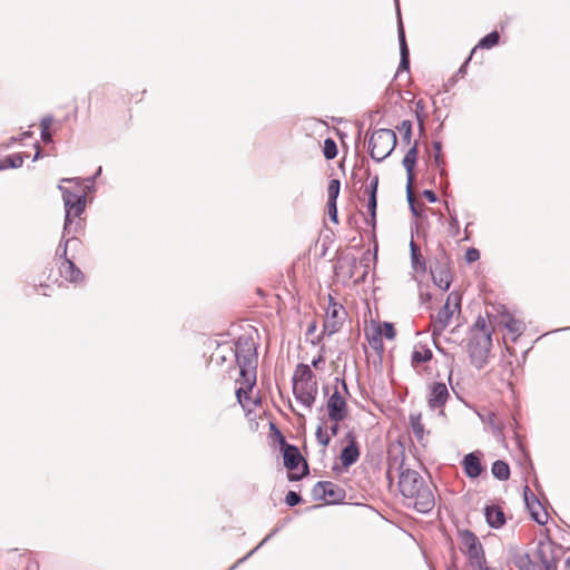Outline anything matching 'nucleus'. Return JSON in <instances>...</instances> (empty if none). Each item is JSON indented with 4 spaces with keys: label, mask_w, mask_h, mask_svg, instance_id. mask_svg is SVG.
I'll return each instance as SVG.
<instances>
[{
    "label": "nucleus",
    "mask_w": 570,
    "mask_h": 570,
    "mask_svg": "<svg viewBox=\"0 0 570 570\" xmlns=\"http://www.w3.org/2000/svg\"><path fill=\"white\" fill-rule=\"evenodd\" d=\"M399 489L404 498V504L413 508L419 513H429L435 505V498L431 487L423 476L415 470L403 469V461L400 462Z\"/></svg>",
    "instance_id": "f257e3e1"
},
{
    "label": "nucleus",
    "mask_w": 570,
    "mask_h": 570,
    "mask_svg": "<svg viewBox=\"0 0 570 570\" xmlns=\"http://www.w3.org/2000/svg\"><path fill=\"white\" fill-rule=\"evenodd\" d=\"M59 190L62 194L63 205H65V225H63V236H69L72 234V238H76V235L81 228L80 223H76L72 227V218L79 217L86 209V193L83 194H73L68 188L59 185Z\"/></svg>",
    "instance_id": "f03ea898"
},
{
    "label": "nucleus",
    "mask_w": 570,
    "mask_h": 570,
    "mask_svg": "<svg viewBox=\"0 0 570 570\" xmlns=\"http://www.w3.org/2000/svg\"><path fill=\"white\" fill-rule=\"evenodd\" d=\"M396 135L392 129L382 128L374 131L368 139L370 155L380 163L391 155L396 146Z\"/></svg>",
    "instance_id": "7ed1b4c3"
},
{
    "label": "nucleus",
    "mask_w": 570,
    "mask_h": 570,
    "mask_svg": "<svg viewBox=\"0 0 570 570\" xmlns=\"http://www.w3.org/2000/svg\"><path fill=\"white\" fill-rule=\"evenodd\" d=\"M234 358L239 367L242 377V386L236 389L235 393L238 402L242 403L243 396L248 399V394L256 384L257 355L244 356L240 354V356Z\"/></svg>",
    "instance_id": "20e7f679"
},
{
    "label": "nucleus",
    "mask_w": 570,
    "mask_h": 570,
    "mask_svg": "<svg viewBox=\"0 0 570 570\" xmlns=\"http://www.w3.org/2000/svg\"><path fill=\"white\" fill-rule=\"evenodd\" d=\"M459 537L460 550L468 556L471 567L483 569L487 566V560L479 538L470 530L460 531Z\"/></svg>",
    "instance_id": "39448f33"
},
{
    "label": "nucleus",
    "mask_w": 570,
    "mask_h": 570,
    "mask_svg": "<svg viewBox=\"0 0 570 570\" xmlns=\"http://www.w3.org/2000/svg\"><path fill=\"white\" fill-rule=\"evenodd\" d=\"M492 348V337L489 334H471L468 343V354L471 364L482 370L487 364Z\"/></svg>",
    "instance_id": "423d86ee"
},
{
    "label": "nucleus",
    "mask_w": 570,
    "mask_h": 570,
    "mask_svg": "<svg viewBox=\"0 0 570 570\" xmlns=\"http://www.w3.org/2000/svg\"><path fill=\"white\" fill-rule=\"evenodd\" d=\"M452 302L455 307L460 306V296L455 292L449 294L445 304L439 309L438 314L433 316V335L441 334L450 324L453 316V309L450 307Z\"/></svg>",
    "instance_id": "0eeeda50"
},
{
    "label": "nucleus",
    "mask_w": 570,
    "mask_h": 570,
    "mask_svg": "<svg viewBox=\"0 0 570 570\" xmlns=\"http://www.w3.org/2000/svg\"><path fill=\"white\" fill-rule=\"evenodd\" d=\"M326 410L328 419L336 423H340L347 416V403L337 387H335L334 392L327 399Z\"/></svg>",
    "instance_id": "6e6552de"
},
{
    "label": "nucleus",
    "mask_w": 570,
    "mask_h": 570,
    "mask_svg": "<svg viewBox=\"0 0 570 570\" xmlns=\"http://www.w3.org/2000/svg\"><path fill=\"white\" fill-rule=\"evenodd\" d=\"M449 390L443 382H433L429 385V393L426 396L428 406L431 410L443 409L448 399Z\"/></svg>",
    "instance_id": "1a4fd4ad"
},
{
    "label": "nucleus",
    "mask_w": 570,
    "mask_h": 570,
    "mask_svg": "<svg viewBox=\"0 0 570 570\" xmlns=\"http://www.w3.org/2000/svg\"><path fill=\"white\" fill-rule=\"evenodd\" d=\"M317 391V383L293 384V394L295 399L308 409H312L315 403Z\"/></svg>",
    "instance_id": "9d476101"
},
{
    "label": "nucleus",
    "mask_w": 570,
    "mask_h": 570,
    "mask_svg": "<svg viewBox=\"0 0 570 570\" xmlns=\"http://www.w3.org/2000/svg\"><path fill=\"white\" fill-rule=\"evenodd\" d=\"M278 434L281 436L284 466L289 471L296 470L303 460V456L296 445L287 443L281 432H278Z\"/></svg>",
    "instance_id": "9b49d317"
},
{
    "label": "nucleus",
    "mask_w": 570,
    "mask_h": 570,
    "mask_svg": "<svg viewBox=\"0 0 570 570\" xmlns=\"http://www.w3.org/2000/svg\"><path fill=\"white\" fill-rule=\"evenodd\" d=\"M482 458L483 453L481 451L470 452L463 456L462 466L470 479H476L484 471Z\"/></svg>",
    "instance_id": "f8f14e48"
},
{
    "label": "nucleus",
    "mask_w": 570,
    "mask_h": 570,
    "mask_svg": "<svg viewBox=\"0 0 570 570\" xmlns=\"http://www.w3.org/2000/svg\"><path fill=\"white\" fill-rule=\"evenodd\" d=\"M347 444L341 451L340 460L344 468H350L360 459V446L353 433L346 434Z\"/></svg>",
    "instance_id": "ddd939ff"
},
{
    "label": "nucleus",
    "mask_w": 570,
    "mask_h": 570,
    "mask_svg": "<svg viewBox=\"0 0 570 570\" xmlns=\"http://www.w3.org/2000/svg\"><path fill=\"white\" fill-rule=\"evenodd\" d=\"M229 357L257 355L255 343L252 338L242 336L235 342V346L227 347Z\"/></svg>",
    "instance_id": "4468645a"
},
{
    "label": "nucleus",
    "mask_w": 570,
    "mask_h": 570,
    "mask_svg": "<svg viewBox=\"0 0 570 570\" xmlns=\"http://www.w3.org/2000/svg\"><path fill=\"white\" fill-rule=\"evenodd\" d=\"M377 186H379V176H374L371 179V183L366 189L368 195L367 200V212L370 213L371 218L366 220L368 225L375 227L376 224V207H377Z\"/></svg>",
    "instance_id": "2eb2a0df"
},
{
    "label": "nucleus",
    "mask_w": 570,
    "mask_h": 570,
    "mask_svg": "<svg viewBox=\"0 0 570 570\" xmlns=\"http://www.w3.org/2000/svg\"><path fill=\"white\" fill-rule=\"evenodd\" d=\"M397 14H400V9L397 8ZM397 36L400 43V66L399 71L409 70L410 69V51L405 39L404 28L401 21V16H399V27H397Z\"/></svg>",
    "instance_id": "dca6fc26"
},
{
    "label": "nucleus",
    "mask_w": 570,
    "mask_h": 570,
    "mask_svg": "<svg viewBox=\"0 0 570 570\" xmlns=\"http://www.w3.org/2000/svg\"><path fill=\"white\" fill-rule=\"evenodd\" d=\"M535 556L543 569H546L547 566H557V559L553 556V548L550 541H539Z\"/></svg>",
    "instance_id": "f3484780"
},
{
    "label": "nucleus",
    "mask_w": 570,
    "mask_h": 570,
    "mask_svg": "<svg viewBox=\"0 0 570 570\" xmlns=\"http://www.w3.org/2000/svg\"><path fill=\"white\" fill-rule=\"evenodd\" d=\"M318 488H325L324 499L330 503H340L345 499V491L330 481H318Z\"/></svg>",
    "instance_id": "a211bd4d"
},
{
    "label": "nucleus",
    "mask_w": 570,
    "mask_h": 570,
    "mask_svg": "<svg viewBox=\"0 0 570 570\" xmlns=\"http://www.w3.org/2000/svg\"><path fill=\"white\" fill-rule=\"evenodd\" d=\"M419 154V144L417 141L414 142V145L406 151V154L403 157L402 165L404 166L406 174H407V186L411 187L412 183L414 180V167L416 165Z\"/></svg>",
    "instance_id": "6ab92c4d"
},
{
    "label": "nucleus",
    "mask_w": 570,
    "mask_h": 570,
    "mask_svg": "<svg viewBox=\"0 0 570 570\" xmlns=\"http://www.w3.org/2000/svg\"><path fill=\"white\" fill-rule=\"evenodd\" d=\"M484 515L491 528L499 529L505 523V515L500 507L487 505L484 508Z\"/></svg>",
    "instance_id": "aec40b11"
},
{
    "label": "nucleus",
    "mask_w": 570,
    "mask_h": 570,
    "mask_svg": "<svg viewBox=\"0 0 570 570\" xmlns=\"http://www.w3.org/2000/svg\"><path fill=\"white\" fill-rule=\"evenodd\" d=\"M60 273L70 283H79L85 278V275L80 268H78L76 264L68 258H66V262L62 263Z\"/></svg>",
    "instance_id": "412c9836"
},
{
    "label": "nucleus",
    "mask_w": 570,
    "mask_h": 570,
    "mask_svg": "<svg viewBox=\"0 0 570 570\" xmlns=\"http://www.w3.org/2000/svg\"><path fill=\"white\" fill-rule=\"evenodd\" d=\"M294 383H296V384L317 383V381L315 379V374L311 370L309 365L303 364V363L297 365L295 373L293 375V384Z\"/></svg>",
    "instance_id": "4be33fe9"
},
{
    "label": "nucleus",
    "mask_w": 570,
    "mask_h": 570,
    "mask_svg": "<svg viewBox=\"0 0 570 570\" xmlns=\"http://www.w3.org/2000/svg\"><path fill=\"white\" fill-rule=\"evenodd\" d=\"M433 283L443 291H448L451 285V276L448 268L439 266L435 271H431Z\"/></svg>",
    "instance_id": "5701e85b"
},
{
    "label": "nucleus",
    "mask_w": 570,
    "mask_h": 570,
    "mask_svg": "<svg viewBox=\"0 0 570 570\" xmlns=\"http://www.w3.org/2000/svg\"><path fill=\"white\" fill-rule=\"evenodd\" d=\"M432 148L434 150L433 164L440 170V175L442 177H446L448 174H446V170L444 168L445 161H444L443 154H442V142L438 141V140H434L432 142Z\"/></svg>",
    "instance_id": "b1692460"
},
{
    "label": "nucleus",
    "mask_w": 570,
    "mask_h": 570,
    "mask_svg": "<svg viewBox=\"0 0 570 570\" xmlns=\"http://www.w3.org/2000/svg\"><path fill=\"white\" fill-rule=\"evenodd\" d=\"M491 472L492 475L500 481H507L510 478V466L503 460L494 461L492 463Z\"/></svg>",
    "instance_id": "393cba45"
},
{
    "label": "nucleus",
    "mask_w": 570,
    "mask_h": 570,
    "mask_svg": "<svg viewBox=\"0 0 570 570\" xmlns=\"http://www.w3.org/2000/svg\"><path fill=\"white\" fill-rule=\"evenodd\" d=\"M500 41V35L498 31H492L484 37H482L478 45L472 49V53H474L479 48L480 49H491L495 47Z\"/></svg>",
    "instance_id": "a878e982"
},
{
    "label": "nucleus",
    "mask_w": 570,
    "mask_h": 570,
    "mask_svg": "<svg viewBox=\"0 0 570 570\" xmlns=\"http://www.w3.org/2000/svg\"><path fill=\"white\" fill-rule=\"evenodd\" d=\"M409 422L412 429V432L414 436L417 439V441H423L425 430L421 422V413H411L409 416Z\"/></svg>",
    "instance_id": "bb28decb"
},
{
    "label": "nucleus",
    "mask_w": 570,
    "mask_h": 570,
    "mask_svg": "<svg viewBox=\"0 0 570 570\" xmlns=\"http://www.w3.org/2000/svg\"><path fill=\"white\" fill-rule=\"evenodd\" d=\"M412 267L415 271H425V262L420 253V247L412 239L410 243Z\"/></svg>",
    "instance_id": "cd10ccee"
},
{
    "label": "nucleus",
    "mask_w": 570,
    "mask_h": 570,
    "mask_svg": "<svg viewBox=\"0 0 570 570\" xmlns=\"http://www.w3.org/2000/svg\"><path fill=\"white\" fill-rule=\"evenodd\" d=\"M53 122V117L51 115L43 116L40 120L41 127V139L45 144H51L53 141L52 134L50 131V126Z\"/></svg>",
    "instance_id": "c85d7f7f"
},
{
    "label": "nucleus",
    "mask_w": 570,
    "mask_h": 570,
    "mask_svg": "<svg viewBox=\"0 0 570 570\" xmlns=\"http://www.w3.org/2000/svg\"><path fill=\"white\" fill-rule=\"evenodd\" d=\"M23 164V155L22 154H12L6 156L2 160H0V170L8 168H19Z\"/></svg>",
    "instance_id": "c756f323"
},
{
    "label": "nucleus",
    "mask_w": 570,
    "mask_h": 570,
    "mask_svg": "<svg viewBox=\"0 0 570 570\" xmlns=\"http://www.w3.org/2000/svg\"><path fill=\"white\" fill-rule=\"evenodd\" d=\"M433 357V353L430 348L414 350L412 353V364H421L431 361Z\"/></svg>",
    "instance_id": "7c9ffc66"
},
{
    "label": "nucleus",
    "mask_w": 570,
    "mask_h": 570,
    "mask_svg": "<svg viewBox=\"0 0 570 570\" xmlns=\"http://www.w3.org/2000/svg\"><path fill=\"white\" fill-rule=\"evenodd\" d=\"M323 155L325 159L332 160L337 155V145L333 138H326L323 145Z\"/></svg>",
    "instance_id": "2f4dec72"
},
{
    "label": "nucleus",
    "mask_w": 570,
    "mask_h": 570,
    "mask_svg": "<svg viewBox=\"0 0 570 570\" xmlns=\"http://www.w3.org/2000/svg\"><path fill=\"white\" fill-rule=\"evenodd\" d=\"M412 121L411 120H403L397 127L396 129L402 134V140L409 145L411 142V139H412Z\"/></svg>",
    "instance_id": "473e14b6"
},
{
    "label": "nucleus",
    "mask_w": 570,
    "mask_h": 570,
    "mask_svg": "<svg viewBox=\"0 0 570 570\" xmlns=\"http://www.w3.org/2000/svg\"><path fill=\"white\" fill-rule=\"evenodd\" d=\"M523 497H524V503L528 509H533V508L542 509L541 502L538 500L535 494L531 492V490L529 489L528 485L524 487Z\"/></svg>",
    "instance_id": "72a5a7b5"
},
{
    "label": "nucleus",
    "mask_w": 570,
    "mask_h": 570,
    "mask_svg": "<svg viewBox=\"0 0 570 570\" xmlns=\"http://www.w3.org/2000/svg\"><path fill=\"white\" fill-rule=\"evenodd\" d=\"M472 334H489L492 337V330L487 324V321L479 316L472 327Z\"/></svg>",
    "instance_id": "f704fd0d"
},
{
    "label": "nucleus",
    "mask_w": 570,
    "mask_h": 570,
    "mask_svg": "<svg viewBox=\"0 0 570 570\" xmlns=\"http://www.w3.org/2000/svg\"><path fill=\"white\" fill-rule=\"evenodd\" d=\"M341 190V183L338 179H332L327 186V202H337Z\"/></svg>",
    "instance_id": "c9c22d12"
},
{
    "label": "nucleus",
    "mask_w": 570,
    "mask_h": 570,
    "mask_svg": "<svg viewBox=\"0 0 570 570\" xmlns=\"http://www.w3.org/2000/svg\"><path fill=\"white\" fill-rule=\"evenodd\" d=\"M277 530H273L268 535H266L262 542L255 547L253 550H250L245 557L239 559L236 563H234L228 570H235L242 562L247 560L249 557H252L263 544H265L276 532Z\"/></svg>",
    "instance_id": "e433bc0d"
},
{
    "label": "nucleus",
    "mask_w": 570,
    "mask_h": 570,
    "mask_svg": "<svg viewBox=\"0 0 570 570\" xmlns=\"http://www.w3.org/2000/svg\"><path fill=\"white\" fill-rule=\"evenodd\" d=\"M505 327L507 330L512 333V334H521L524 330V324L523 322L519 321V320H515L513 317H511L507 323H505Z\"/></svg>",
    "instance_id": "4c0bfd02"
},
{
    "label": "nucleus",
    "mask_w": 570,
    "mask_h": 570,
    "mask_svg": "<svg viewBox=\"0 0 570 570\" xmlns=\"http://www.w3.org/2000/svg\"><path fill=\"white\" fill-rule=\"evenodd\" d=\"M228 346L229 345L218 346V348L216 350V352L212 356V361H214L218 365L223 364L227 360V357L229 356V353H228V350H227Z\"/></svg>",
    "instance_id": "58836bf2"
},
{
    "label": "nucleus",
    "mask_w": 570,
    "mask_h": 570,
    "mask_svg": "<svg viewBox=\"0 0 570 570\" xmlns=\"http://www.w3.org/2000/svg\"><path fill=\"white\" fill-rule=\"evenodd\" d=\"M530 514H531V518L538 522L539 524H544L547 523L548 521V513L547 511H544V509H538V508H533V509H528Z\"/></svg>",
    "instance_id": "ea45409f"
},
{
    "label": "nucleus",
    "mask_w": 570,
    "mask_h": 570,
    "mask_svg": "<svg viewBox=\"0 0 570 570\" xmlns=\"http://www.w3.org/2000/svg\"><path fill=\"white\" fill-rule=\"evenodd\" d=\"M315 435H316L317 442L321 445L327 446L330 444L331 435L324 431L323 425L317 426Z\"/></svg>",
    "instance_id": "a19ab883"
},
{
    "label": "nucleus",
    "mask_w": 570,
    "mask_h": 570,
    "mask_svg": "<svg viewBox=\"0 0 570 570\" xmlns=\"http://www.w3.org/2000/svg\"><path fill=\"white\" fill-rule=\"evenodd\" d=\"M101 173H102V167L99 166L97 168L96 173L91 177H88V178L85 179L88 183L86 185V187H85V193H92V191H95L96 188H95L94 183L101 175Z\"/></svg>",
    "instance_id": "79ce46f5"
},
{
    "label": "nucleus",
    "mask_w": 570,
    "mask_h": 570,
    "mask_svg": "<svg viewBox=\"0 0 570 570\" xmlns=\"http://www.w3.org/2000/svg\"><path fill=\"white\" fill-rule=\"evenodd\" d=\"M406 197H407V202H409V206H410L411 213L415 217H420L421 213H420V210L417 209V207L415 205L414 196H413V193H412V187H406Z\"/></svg>",
    "instance_id": "37998d69"
},
{
    "label": "nucleus",
    "mask_w": 570,
    "mask_h": 570,
    "mask_svg": "<svg viewBox=\"0 0 570 570\" xmlns=\"http://www.w3.org/2000/svg\"><path fill=\"white\" fill-rule=\"evenodd\" d=\"M302 501V497L295 491H288L285 497V503L288 507H295Z\"/></svg>",
    "instance_id": "c03bdc74"
},
{
    "label": "nucleus",
    "mask_w": 570,
    "mask_h": 570,
    "mask_svg": "<svg viewBox=\"0 0 570 570\" xmlns=\"http://www.w3.org/2000/svg\"><path fill=\"white\" fill-rule=\"evenodd\" d=\"M465 261L471 264L480 258V250L475 247H470L465 252Z\"/></svg>",
    "instance_id": "a18cd8bd"
},
{
    "label": "nucleus",
    "mask_w": 570,
    "mask_h": 570,
    "mask_svg": "<svg viewBox=\"0 0 570 570\" xmlns=\"http://www.w3.org/2000/svg\"><path fill=\"white\" fill-rule=\"evenodd\" d=\"M66 236L62 235V238H65ZM73 238H68L66 240L61 239L58 248H57V255L60 257V258H63L66 261L67 258V248H68V244L70 240H72Z\"/></svg>",
    "instance_id": "49530a36"
},
{
    "label": "nucleus",
    "mask_w": 570,
    "mask_h": 570,
    "mask_svg": "<svg viewBox=\"0 0 570 570\" xmlns=\"http://www.w3.org/2000/svg\"><path fill=\"white\" fill-rule=\"evenodd\" d=\"M327 213H328V216H330V219L337 224L338 223V218H337V204L336 202H327Z\"/></svg>",
    "instance_id": "de8ad7c7"
},
{
    "label": "nucleus",
    "mask_w": 570,
    "mask_h": 570,
    "mask_svg": "<svg viewBox=\"0 0 570 570\" xmlns=\"http://www.w3.org/2000/svg\"><path fill=\"white\" fill-rule=\"evenodd\" d=\"M448 212H449V215H450V228H451L452 233L454 235H456L459 233V229H460V224H459V220H458L456 213L455 212H451L449 208H448Z\"/></svg>",
    "instance_id": "09e8293b"
},
{
    "label": "nucleus",
    "mask_w": 570,
    "mask_h": 570,
    "mask_svg": "<svg viewBox=\"0 0 570 570\" xmlns=\"http://www.w3.org/2000/svg\"><path fill=\"white\" fill-rule=\"evenodd\" d=\"M383 335L387 340H393L396 335L395 328L391 323H383Z\"/></svg>",
    "instance_id": "8fccbe9b"
},
{
    "label": "nucleus",
    "mask_w": 570,
    "mask_h": 570,
    "mask_svg": "<svg viewBox=\"0 0 570 570\" xmlns=\"http://www.w3.org/2000/svg\"><path fill=\"white\" fill-rule=\"evenodd\" d=\"M472 55L473 53L471 52L470 56L466 58V60L461 65V67L459 68V70L454 75V77L451 79L452 82H454L458 77L463 78L465 76L466 68H468V65H469V62H470V60L472 58Z\"/></svg>",
    "instance_id": "3c124183"
},
{
    "label": "nucleus",
    "mask_w": 570,
    "mask_h": 570,
    "mask_svg": "<svg viewBox=\"0 0 570 570\" xmlns=\"http://www.w3.org/2000/svg\"><path fill=\"white\" fill-rule=\"evenodd\" d=\"M325 331H328L330 334H334L338 331V325L336 320L327 318L324 324Z\"/></svg>",
    "instance_id": "603ef678"
},
{
    "label": "nucleus",
    "mask_w": 570,
    "mask_h": 570,
    "mask_svg": "<svg viewBox=\"0 0 570 570\" xmlns=\"http://www.w3.org/2000/svg\"><path fill=\"white\" fill-rule=\"evenodd\" d=\"M527 563L520 567V570H543V568H539L537 563H534L529 556H525Z\"/></svg>",
    "instance_id": "864d4df0"
},
{
    "label": "nucleus",
    "mask_w": 570,
    "mask_h": 570,
    "mask_svg": "<svg viewBox=\"0 0 570 570\" xmlns=\"http://www.w3.org/2000/svg\"><path fill=\"white\" fill-rule=\"evenodd\" d=\"M422 195L429 200V203H436L438 195L432 189H424Z\"/></svg>",
    "instance_id": "5fc2aeb1"
},
{
    "label": "nucleus",
    "mask_w": 570,
    "mask_h": 570,
    "mask_svg": "<svg viewBox=\"0 0 570 570\" xmlns=\"http://www.w3.org/2000/svg\"><path fill=\"white\" fill-rule=\"evenodd\" d=\"M325 488H318V482L314 485L312 493L315 499L323 500L324 499Z\"/></svg>",
    "instance_id": "6e6d98bb"
},
{
    "label": "nucleus",
    "mask_w": 570,
    "mask_h": 570,
    "mask_svg": "<svg viewBox=\"0 0 570 570\" xmlns=\"http://www.w3.org/2000/svg\"><path fill=\"white\" fill-rule=\"evenodd\" d=\"M325 362L323 355H318L312 361V366L316 370L321 368V365Z\"/></svg>",
    "instance_id": "4d7b16f0"
},
{
    "label": "nucleus",
    "mask_w": 570,
    "mask_h": 570,
    "mask_svg": "<svg viewBox=\"0 0 570 570\" xmlns=\"http://www.w3.org/2000/svg\"><path fill=\"white\" fill-rule=\"evenodd\" d=\"M338 315V308H337V304L334 303L333 304V308L327 312V318H332V320H335Z\"/></svg>",
    "instance_id": "13d9d810"
},
{
    "label": "nucleus",
    "mask_w": 570,
    "mask_h": 570,
    "mask_svg": "<svg viewBox=\"0 0 570 570\" xmlns=\"http://www.w3.org/2000/svg\"><path fill=\"white\" fill-rule=\"evenodd\" d=\"M338 432H340V425H338V423L334 422V424H332L330 426V434L332 436H336L338 434Z\"/></svg>",
    "instance_id": "bf43d9fd"
},
{
    "label": "nucleus",
    "mask_w": 570,
    "mask_h": 570,
    "mask_svg": "<svg viewBox=\"0 0 570 570\" xmlns=\"http://www.w3.org/2000/svg\"><path fill=\"white\" fill-rule=\"evenodd\" d=\"M61 183H75V184H77L78 186H80V185H81V183H82V179H81V178H79V177H75V178H63V179H61Z\"/></svg>",
    "instance_id": "052dcab7"
},
{
    "label": "nucleus",
    "mask_w": 570,
    "mask_h": 570,
    "mask_svg": "<svg viewBox=\"0 0 570 570\" xmlns=\"http://www.w3.org/2000/svg\"><path fill=\"white\" fill-rule=\"evenodd\" d=\"M36 147V154L33 156V161L38 160L41 157V147L38 142L35 144Z\"/></svg>",
    "instance_id": "680f3d73"
},
{
    "label": "nucleus",
    "mask_w": 570,
    "mask_h": 570,
    "mask_svg": "<svg viewBox=\"0 0 570 570\" xmlns=\"http://www.w3.org/2000/svg\"><path fill=\"white\" fill-rule=\"evenodd\" d=\"M303 478V474H293V473H289L288 474V479L289 481H298Z\"/></svg>",
    "instance_id": "e2e57ef3"
},
{
    "label": "nucleus",
    "mask_w": 570,
    "mask_h": 570,
    "mask_svg": "<svg viewBox=\"0 0 570 570\" xmlns=\"http://www.w3.org/2000/svg\"><path fill=\"white\" fill-rule=\"evenodd\" d=\"M341 384H342V387H343L345 394L348 395L350 392H348V387H347V384H346L345 380H341Z\"/></svg>",
    "instance_id": "0e129e2a"
},
{
    "label": "nucleus",
    "mask_w": 570,
    "mask_h": 570,
    "mask_svg": "<svg viewBox=\"0 0 570 570\" xmlns=\"http://www.w3.org/2000/svg\"><path fill=\"white\" fill-rule=\"evenodd\" d=\"M31 136H32V132H31V131H26V132H23V134L21 135L20 140H23V139L29 138V137H31Z\"/></svg>",
    "instance_id": "69168bd1"
},
{
    "label": "nucleus",
    "mask_w": 570,
    "mask_h": 570,
    "mask_svg": "<svg viewBox=\"0 0 570 570\" xmlns=\"http://www.w3.org/2000/svg\"><path fill=\"white\" fill-rule=\"evenodd\" d=\"M543 570H557V566H547Z\"/></svg>",
    "instance_id": "338daca9"
},
{
    "label": "nucleus",
    "mask_w": 570,
    "mask_h": 570,
    "mask_svg": "<svg viewBox=\"0 0 570 570\" xmlns=\"http://www.w3.org/2000/svg\"><path fill=\"white\" fill-rule=\"evenodd\" d=\"M566 566H567L568 568H570V556H569V557H568V559L566 560Z\"/></svg>",
    "instance_id": "774afa93"
}]
</instances>
